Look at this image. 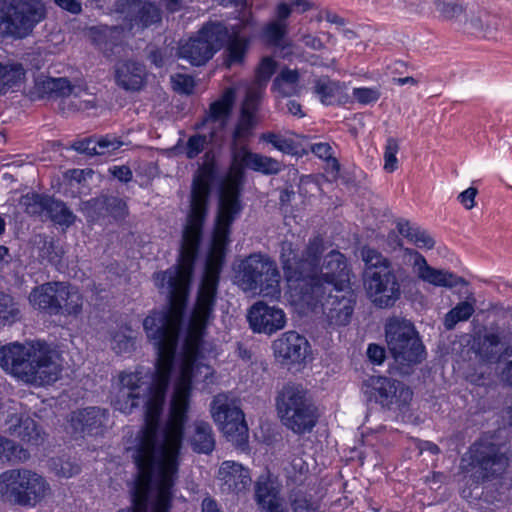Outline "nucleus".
Returning a JSON list of instances; mask_svg holds the SVG:
<instances>
[{"instance_id": "f257e3e1", "label": "nucleus", "mask_w": 512, "mask_h": 512, "mask_svg": "<svg viewBox=\"0 0 512 512\" xmlns=\"http://www.w3.org/2000/svg\"><path fill=\"white\" fill-rule=\"evenodd\" d=\"M157 349L156 371L147 389L142 388L141 372H121L113 399L116 410L130 414L145 394V423L137 435L134 461L138 469L132 506L118 512H169L172 487L178 473V458L187 421L193 369L202 341L186 339L180 375L163 428L160 417L170 382L180 329H144Z\"/></svg>"}, {"instance_id": "f03ea898", "label": "nucleus", "mask_w": 512, "mask_h": 512, "mask_svg": "<svg viewBox=\"0 0 512 512\" xmlns=\"http://www.w3.org/2000/svg\"><path fill=\"white\" fill-rule=\"evenodd\" d=\"M249 144L231 143L232 164L219 188V200L211 248L207 256L205 274L199 287L192 309L186 339L203 341L206 329L214 318L219 274L229 242L231 226L240 215L243 205L241 191L244 182V168H248L254 152Z\"/></svg>"}, {"instance_id": "7ed1b4c3", "label": "nucleus", "mask_w": 512, "mask_h": 512, "mask_svg": "<svg viewBox=\"0 0 512 512\" xmlns=\"http://www.w3.org/2000/svg\"><path fill=\"white\" fill-rule=\"evenodd\" d=\"M0 366L11 375L34 386L56 382L62 372L60 355L47 343H11L0 348Z\"/></svg>"}, {"instance_id": "20e7f679", "label": "nucleus", "mask_w": 512, "mask_h": 512, "mask_svg": "<svg viewBox=\"0 0 512 512\" xmlns=\"http://www.w3.org/2000/svg\"><path fill=\"white\" fill-rule=\"evenodd\" d=\"M364 263L363 285L372 303L381 309L389 308L401 297L400 269L377 249L365 245L360 249Z\"/></svg>"}, {"instance_id": "39448f33", "label": "nucleus", "mask_w": 512, "mask_h": 512, "mask_svg": "<svg viewBox=\"0 0 512 512\" xmlns=\"http://www.w3.org/2000/svg\"><path fill=\"white\" fill-rule=\"evenodd\" d=\"M385 339L394 359V369L400 375H408L415 365L426 356L424 345L413 323L400 317L389 318L385 324Z\"/></svg>"}, {"instance_id": "423d86ee", "label": "nucleus", "mask_w": 512, "mask_h": 512, "mask_svg": "<svg viewBox=\"0 0 512 512\" xmlns=\"http://www.w3.org/2000/svg\"><path fill=\"white\" fill-rule=\"evenodd\" d=\"M51 494V486L35 470L19 467L0 473V500L10 505L34 508Z\"/></svg>"}, {"instance_id": "0eeeda50", "label": "nucleus", "mask_w": 512, "mask_h": 512, "mask_svg": "<svg viewBox=\"0 0 512 512\" xmlns=\"http://www.w3.org/2000/svg\"><path fill=\"white\" fill-rule=\"evenodd\" d=\"M275 406L281 423L296 434L312 431L318 421L317 408L301 384H285L277 392Z\"/></svg>"}, {"instance_id": "6e6552de", "label": "nucleus", "mask_w": 512, "mask_h": 512, "mask_svg": "<svg viewBox=\"0 0 512 512\" xmlns=\"http://www.w3.org/2000/svg\"><path fill=\"white\" fill-rule=\"evenodd\" d=\"M235 90L226 88L221 97L210 104L206 115L193 126L194 130L207 131L190 136L185 145V155L188 159L196 158L208 144H218L223 140L227 118L235 101Z\"/></svg>"}, {"instance_id": "1a4fd4ad", "label": "nucleus", "mask_w": 512, "mask_h": 512, "mask_svg": "<svg viewBox=\"0 0 512 512\" xmlns=\"http://www.w3.org/2000/svg\"><path fill=\"white\" fill-rule=\"evenodd\" d=\"M30 304L51 316L78 317L83 309V296L68 282L50 281L38 285L29 294Z\"/></svg>"}, {"instance_id": "9d476101", "label": "nucleus", "mask_w": 512, "mask_h": 512, "mask_svg": "<svg viewBox=\"0 0 512 512\" xmlns=\"http://www.w3.org/2000/svg\"><path fill=\"white\" fill-rule=\"evenodd\" d=\"M326 249L324 238L320 235L309 239L301 256L292 242L283 241L280 259L288 280L308 284L314 274L320 271L321 257Z\"/></svg>"}, {"instance_id": "9b49d317", "label": "nucleus", "mask_w": 512, "mask_h": 512, "mask_svg": "<svg viewBox=\"0 0 512 512\" xmlns=\"http://www.w3.org/2000/svg\"><path fill=\"white\" fill-rule=\"evenodd\" d=\"M238 278L245 291L259 290L263 297H280V273L277 265L268 256L251 254L239 265Z\"/></svg>"}, {"instance_id": "f8f14e48", "label": "nucleus", "mask_w": 512, "mask_h": 512, "mask_svg": "<svg viewBox=\"0 0 512 512\" xmlns=\"http://www.w3.org/2000/svg\"><path fill=\"white\" fill-rule=\"evenodd\" d=\"M46 7L41 0H11L0 16V27L6 34L23 38L46 18Z\"/></svg>"}, {"instance_id": "ddd939ff", "label": "nucleus", "mask_w": 512, "mask_h": 512, "mask_svg": "<svg viewBox=\"0 0 512 512\" xmlns=\"http://www.w3.org/2000/svg\"><path fill=\"white\" fill-rule=\"evenodd\" d=\"M303 301L312 308L321 306L325 323L328 327L336 328L349 324L355 305V299L349 288L327 290L326 294L314 299L310 290L303 291Z\"/></svg>"}, {"instance_id": "4468645a", "label": "nucleus", "mask_w": 512, "mask_h": 512, "mask_svg": "<svg viewBox=\"0 0 512 512\" xmlns=\"http://www.w3.org/2000/svg\"><path fill=\"white\" fill-rule=\"evenodd\" d=\"M228 38L226 26L220 22L208 23L178 49V55L187 59L192 65L205 64Z\"/></svg>"}, {"instance_id": "2eb2a0df", "label": "nucleus", "mask_w": 512, "mask_h": 512, "mask_svg": "<svg viewBox=\"0 0 512 512\" xmlns=\"http://www.w3.org/2000/svg\"><path fill=\"white\" fill-rule=\"evenodd\" d=\"M349 269L345 256L339 251H330L320 271L315 273L308 284L303 286L304 290H310L314 299L326 294L327 290L335 288H349Z\"/></svg>"}, {"instance_id": "dca6fc26", "label": "nucleus", "mask_w": 512, "mask_h": 512, "mask_svg": "<svg viewBox=\"0 0 512 512\" xmlns=\"http://www.w3.org/2000/svg\"><path fill=\"white\" fill-rule=\"evenodd\" d=\"M212 416L226 438L234 445L242 446L247 442L248 426L235 400L226 394L216 395L212 402Z\"/></svg>"}, {"instance_id": "f3484780", "label": "nucleus", "mask_w": 512, "mask_h": 512, "mask_svg": "<svg viewBox=\"0 0 512 512\" xmlns=\"http://www.w3.org/2000/svg\"><path fill=\"white\" fill-rule=\"evenodd\" d=\"M364 386L370 399L388 409L406 406L413 396V392L404 383L387 377H370Z\"/></svg>"}, {"instance_id": "a211bd4d", "label": "nucleus", "mask_w": 512, "mask_h": 512, "mask_svg": "<svg viewBox=\"0 0 512 512\" xmlns=\"http://www.w3.org/2000/svg\"><path fill=\"white\" fill-rule=\"evenodd\" d=\"M471 466L477 469L482 480L495 478L503 474L509 465V459L502 447L491 442L480 441L473 444L469 451Z\"/></svg>"}, {"instance_id": "6ab92c4d", "label": "nucleus", "mask_w": 512, "mask_h": 512, "mask_svg": "<svg viewBox=\"0 0 512 512\" xmlns=\"http://www.w3.org/2000/svg\"><path fill=\"white\" fill-rule=\"evenodd\" d=\"M292 14L291 6L285 2L277 4L274 18L268 21L261 30L260 38L269 47L284 51L292 48L288 38V19Z\"/></svg>"}, {"instance_id": "aec40b11", "label": "nucleus", "mask_w": 512, "mask_h": 512, "mask_svg": "<svg viewBox=\"0 0 512 512\" xmlns=\"http://www.w3.org/2000/svg\"><path fill=\"white\" fill-rule=\"evenodd\" d=\"M404 253L413 259V270L418 278L424 282L436 287H445L449 289L458 285L467 284L463 277H460L453 272L444 269H436L430 266L425 257L414 249L405 248Z\"/></svg>"}, {"instance_id": "412c9836", "label": "nucleus", "mask_w": 512, "mask_h": 512, "mask_svg": "<svg viewBox=\"0 0 512 512\" xmlns=\"http://www.w3.org/2000/svg\"><path fill=\"white\" fill-rule=\"evenodd\" d=\"M247 318L254 332L269 335L283 329L286 324L283 310L269 306L263 301L256 302L249 309Z\"/></svg>"}, {"instance_id": "4be33fe9", "label": "nucleus", "mask_w": 512, "mask_h": 512, "mask_svg": "<svg viewBox=\"0 0 512 512\" xmlns=\"http://www.w3.org/2000/svg\"><path fill=\"white\" fill-rule=\"evenodd\" d=\"M307 339L295 331H289L273 342L274 354L285 362L300 363L309 352Z\"/></svg>"}, {"instance_id": "5701e85b", "label": "nucleus", "mask_w": 512, "mask_h": 512, "mask_svg": "<svg viewBox=\"0 0 512 512\" xmlns=\"http://www.w3.org/2000/svg\"><path fill=\"white\" fill-rule=\"evenodd\" d=\"M217 479L221 489L227 493L246 491L251 485L249 470L235 461H224L219 467Z\"/></svg>"}, {"instance_id": "b1692460", "label": "nucleus", "mask_w": 512, "mask_h": 512, "mask_svg": "<svg viewBox=\"0 0 512 512\" xmlns=\"http://www.w3.org/2000/svg\"><path fill=\"white\" fill-rule=\"evenodd\" d=\"M277 69V62L271 56L263 57L255 69L254 80L247 86L245 98L261 103L266 87Z\"/></svg>"}, {"instance_id": "393cba45", "label": "nucleus", "mask_w": 512, "mask_h": 512, "mask_svg": "<svg viewBox=\"0 0 512 512\" xmlns=\"http://www.w3.org/2000/svg\"><path fill=\"white\" fill-rule=\"evenodd\" d=\"M146 78L145 66L135 61H123L115 67V81L117 85L127 91L140 90Z\"/></svg>"}, {"instance_id": "a878e982", "label": "nucleus", "mask_w": 512, "mask_h": 512, "mask_svg": "<svg viewBox=\"0 0 512 512\" xmlns=\"http://www.w3.org/2000/svg\"><path fill=\"white\" fill-rule=\"evenodd\" d=\"M107 421V411L99 407H87L72 414L71 422L76 430L83 433H97Z\"/></svg>"}, {"instance_id": "bb28decb", "label": "nucleus", "mask_w": 512, "mask_h": 512, "mask_svg": "<svg viewBox=\"0 0 512 512\" xmlns=\"http://www.w3.org/2000/svg\"><path fill=\"white\" fill-rule=\"evenodd\" d=\"M126 18L131 22V25H138L148 27L161 20L160 9L150 2H143L141 0H131L127 3Z\"/></svg>"}, {"instance_id": "cd10ccee", "label": "nucleus", "mask_w": 512, "mask_h": 512, "mask_svg": "<svg viewBox=\"0 0 512 512\" xmlns=\"http://www.w3.org/2000/svg\"><path fill=\"white\" fill-rule=\"evenodd\" d=\"M473 348L481 362L497 363L502 355L500 335L494 332L479 335L474 339Z\"/></svg>"}, {"instance_id": "c85d7f7f", "label": "nucleus", "mask_w": 512, "mask_h": 512, "mask_svg": "<svg viewBox=\"0 0 512 512\" xmlns=\"http://www.w3.org/2000/svg\"><path fill=\"white\" fill-rule=\"evenodd\" d=\"M260 104L244 99L241 106L240 119L234 129L231 143L249 144L253 119L258 111Z\"/></svg>"}, {"instance_id": "c756f323", "label": "nucleus", "mask_w": 512, "mask_h": 512, "mask_svg": "<svg viewBox=\"0 0 512 512\" xmlns=\"http://www.w3.org/2000/svg\"><path fill=\"white\" fill-rule=\"evenodd\" d=\"M300 78L298 69L285 66L274 78L271 89L282 97L299 95L301 92Z\"/></svg>"}, {"instance_id": "7c9ffc66", "label": "nucleus", "mask_w": 512, "mask_h": 512, "mask_svg": "<svg viewBox=\"0 0 512 512\" xmlns=\"http://www.w3.org/2000/svg\"><path fill=\"white\" fill-rule=\"evenodd\" d=\"M59 107L64 114L86 111L95 107V97L83 87L71 85V93L60 100Z\"/></svg>"}, {"instance_id": "2f4dec72", "label": "nucleus", "mask_w": 512, "mask_h": 512, "mask_svg": "<svg viewBox=\"0 0 512 512\" xmlns=\"http://www.w3.org/2000/svg\"><path fill=\"white\" fill-rule=\"evenodd\" d=\"M193 426V433L189 438L193 451L210 454L215 448V438L211 425L205 421H195Z\"/></svg>"}, {"instance_id": "473e14b6", "label": "nucleus", "mask_w": 512, "mask_h": 512, "mask_svg": "<svg viewBox=\"0 0 512 512\" xmlns=\"http://www.w3.org/2000/svg\"><path fill=\"white\" fill-rule=\"evenodd\" d=\"M77 216L61 199L50 195L44 221L50 220L56 225L69 228L76 222Z\"/></svg>"}, {"instance_id": "72a5a7b5", "label": "nucleus", "mask_w": 512, "mask_h": 512, "mask_svg": "<svg viewBox=\"0 0 512 512\" xmlns=\"http://www.w3.org/2000/svg\"><path fill=\"white\" fill-rule=\"evenodd\" d=\"M396 227L400 235L418 248L428 250L434 248L435 240L426 230L413 226L409 221L403 219L397 222Z\"/></svg>"}, {"instance_id": "f704fd0d", "label": "nucleus", "mask_w": 512, "mask_h": 512, "mask_svg": "<svg viewBox=\"0 0 512 512\" xmlns=\"http://www.w3.org/2000/svg\"><path fill=\"white\" fill-rule=\"evenodd\" d=\"M36 92L41 98H60L71 93V83L66 78H45L36 82Z\"/></svg>"}, {"instance_id": "c9c22d12", "label": "nucleus", "mask_w": 512, "mask_h": 512, "mask_svg": "<svg viewBox=\"0 0 512 512\" xmlns=\"http://www.w3.org/2000/svg\"><path fill=\"white\" fill-rule=\"evenodd\" d=\"M249 43V38L241 36L237 33L230 37L225 50L224 60V64L227 68H231L232 66H240L243 64L249 48Z\"/></svg>"}, {"instance_id": "e433bc0d", "label": "nucleus", "mask_w": 512, "mask_h": 512, "mask_svg": "<svg viewBox=\"0 0 512 512\" xmlns=\"http://www.w3.org/2000/svg\"><path fill=\"white\" fill-rule=\"evenodd\" d=\"M85 207L104 209L115 219H124L128 214L126 202L116 196L102 195L84 203Z\"/></svg>"}, {"instance_id": "4c0bfd02", "label": "nucleus", "mask_w": 512, "mask_h": 512, "mask_svg": "<svg viewBox=\"0 0 512 512\" xmlns=\"http://www.w3.org/2000/svg\"><path fill=\"white\" fill-rule=\"evenodd\" d=\"M49 196L45 193L29 192L21 196L19 205L28 216L44 221Z\"/></svg>"}, {"instance_id": "58836bf2", "label": "nucleus", "mask_w": 512, "mask_h": 512, "mask_svg": "<svg viewBox=\"0 0 512 512\" xmlns=\"http://www.w3.org/2000/svg\"><path fill=\"white\" fill-rule=\"evenodd\" d=\"M25 69L20 63L0 62V96L19 85L25 78Z\"/></svg>"}, {"instance_id": "ea45409f", "label": "nucleus", "mask_w": 512, "mask_h": 512, "mask_svg": "<svg viewBox=\"0 0 512 512\" xmlns=\"http://www.w3.org/2000/svg\"><path fill=\"white\" fill-rule=\"evenodd\" d=\"M30 457L23 446L0 435V463H25Z\"/></svg>"}, {"instance_id": "a19ab883", "label": "nucleus", "mask_w": 512, "mask_h": 512, "mask_svg": "<svg viewBox=\"0 0 512 512\" xmlns=\"http://www.w3.org/2000/svg\"><path fill=\"white\" fill-rule=\"evenodd\" d=\"M475 298H468L466 301L459 302L444 317V327L446 330H452L457 323L470 319L475 312Z\"/></svg>"}, {"instance_id": "79ce46f5", "label": "nucleus", "mask_w": 512, "mask_h": 512, "mask_svg": "<svg viewBox=\"0 0 512 512\" xmlns=\"http://www.w3.org/2000/svg\"><path fill=\"white\" fill-rule=\"evenodd\" d=\"M279 498V485L270 476H260L255 484V499L259 506Z\"/></svg>"}, {"instance_id": "37998d69", "label": "nucleus", "mask_w": 512, "mask_h": 512, "mask_svg": "<svg viewBox=\"0 0 512 512\" xmlns=\"http://www.w3.org/2000/svg\"><path fill=\"white\" fill-rule=\"evenodd\" d=\"M290 507L293 512H319L320 505L318 501L302 490H292L288 497Z\"/></svg>"}, {"instance_id": "c03bdc74", "label": "nucleus", "mask_w": 512, "mask_h": 512, "mask_svg": "<svg viewBox=\"0 0 512 512\" xmlns=\"http://www.w3.org/2000/svg\"><path fill=\"white\" fill-rule=\"evenodd\" d=\"M314 91L324 104H331L342 93L343 85L329 78H322L316 81Z\"/></svg>"}, {"instance_id": "a18cd8bd", "label": "nucleus", "mask_w": 512, "mask_h": 512, "mask_svg": "<svg viewBox=\"0 0 512 512\" xmlns=\"http://www.w3.org/2000/svg\"><path fill=\"white\" fill-rule=\"evenodd\" d=\"M20 319L18 304L10 295L0 292V326L12 324Z\"/></svg>"}, {"instance_id": "49530a36", "label": "nucleus", "mask_w": 512, "mask_h": 512, "mask_svg": "<svg viewBox=\"0 0 512 512\" xmlns=\"http://www.w3.org/2000/svg\"><path fill=\"white\" fill-rule=\"evenodd\" d=\"M251 157L252 161L248 169L263 173L265 175L278 174L283 168L282 163L274 158L258 153H255V155H252Z\"/></svg>"}, {"instance_id": "de8ad7c7", "label": "nucleus", "mask_w": 512, "mask_h": 512, "mask_svg": "<svg viewBox=\"0 0 512 512\" xmlns=\"http://www.w3.org/2000/svg\"><path fill=\"white\" fill-rule=\"evenodd\" d=\"M16 437L25 442L39 445L44 440V432L32 418L26 416Z\"/></svg>"}, {"instance_id": "09e8293b", "label": "nucleus", "mask_w": 512, "mask_h": 512, "mask_svg": "<svg viewBox=\"0 0 512 512\" xmlns=\"http://www.w3.org/2000/svg\"><path fill=\"white\" fill-rule=\"evenodd\" d=\"M399 151V143L396 138L389 137L384 151V170L392 173L397 169L398 160L396 154Z\"/></svg>"}, {"instance_id": "8fccbe9b", "label": "nucleus", "mask_w": 512, "mask_h": 512, "mask_svg": "<svg viewBox=\"0 0 512 512\" xmlns=\"http://www.w3.org/2000/svg\"><path fill=\"white\" fill-rule=\"evenodd\" d=\"M311 151L320 159H323L327 162L331 168L339 172L340 164L338 160L333 156V149L329 143L321 142L315 143L311 146Z\"/></svg>"}, {"instance_id": "3c124183", "label": "nucleus", "mask_w": 512, "mask_h": 512, "mask_svg": "<svg viewBox=\"0 0 512 512\" xmlns=\"http://www.w3.org/2000/svg\"><path fill=\"white\" fill-rule=\"evenodd\" d=\"M261 139L267 143L272 144L276 149L284 153H292L294 151V142L287 139L280 134L273 132H266L261 135Z\"/></svg>"}, {"instance_id": "603ef678", "label": "nucleus", "mask_w": 512, "mask_h": 512, "mask_svg": "<svg viewBox=\"0 0 512 512\" xmlns=\"http://www.w3.org/2000/svg\"><path fill=\"white\" fill-rule=\"evenodd\" d=\"M25 417L26 415L18 413L15 409L7 411L3 424L5 432L12 436H16V433L20 430Z\"/></svg>"}, {"instance_id": "864d4df0", "label": "nucleus", "mask_w": 512, "mask_h": 512, "mask_svg": "<svg viewBox=\"0 0 512 512\" xmlns=\"http://www.w3.org/2000/svg\"><path fill=\"white\" fill-rule=\"evenodd\" d=\"M133 347V338L122 331L111 334V348L117 353L129 351Z\"/></svg>"}, {"instance_id": "5fc2aeb1", "label": "nucleus", "mask_w": 512, "mask_h": 512, "mask_svg": "<svg viewBox=\"0 0 512 512\" xmlns=\"http://www.w3.org/2000/svg\"><path fill=\"white\" fill-rule=\"evenodd\" d=\"M98 155L110 154L118 150L123 142L115 136L106 135L96 140Z\"/></svg>"}, {"instance_id": "6e6d98bb", "label": "nucleus", "mask_w": 512, "mask_h": 512, "mask_svg": "<svg viewBox=\"0 0 512 512\" xmlns=\"http://www.w3.org/2000/svg\"><path fill=\"white\" fill-rule=\"evenodd\" d=\"M287 476L293 481H297L299 476L308 472V465L303 458L295 456L291 459L288 466L285 467Z\"/></svg>"}, {"instance_id": "4d7b16f0", "label": "nucleus", "mask_w": 512, "mask_h": 512, "mask_svg": "<svg viewBox=\"0 0 512 512\" xmlns=\"http://www.w3.org/2000/svg\"><path fill=\"white\" fill-rule=\"evenodd\" d=\"M352 94L360 104L364 105L378 101L381 95L376 88H354Z\"/></svg>"}, {"instance_id": "13d9d810", "label": "nucleus", "mask_w": 512, "mask_h": 512, "mask_svg": "<svg viewBox=\"0 0 512 512\" xmlns=\"http://www.w3.org/2000/svg\"><path fill=\"white\" fill-rule=\"evenodd\" d=\"M299 41L306 47L314 51L325 49L326 43L322 39L310 31L300 32Z\"/></svg>"}, {"instance_id": "bf43d9fd", "label": "nucleus", "mask_w": 512, "mask_h": 512, "mask_svg": "<svg viewBox=\"0 0 512 512\" xmlns=\"http://www.w3.org/2000/svg\"><path fill=\"white\" fill-rule=\"evenodd\" d=\"M171 80L175 91L189 94L194 89V80L191 76L176 74L171 77Z\"/></svg>"}, {"instance_id": "052dcab7", "label": "nucleus", "mask_w": 512, "mask_h": 512, "mask_svg": "<svg viewBox=\"0 0 512 512\" xmlns=\"http://www.w3.org/2000/svg\"><path fill=\"white\" fill-rule=\"evenodd\" d=\"M439 11L444 19L452 20L462 15L465 9L457 3H442Z\"/></svg>"}, {"instance_id": "680f3d73", "label": "nucleus", "mask_w": 512, "mask_h": 512, "mask_svg": "<svg viewBox=\"0 0 512 512\" xmlns=\"http://www.w3.org/2000/svg\"><path fill=\"white\" fill-rule=\"evenodd\" d=\"M478 194V190L475 187H469L465 191L461 192L457 199L467 210H471L475 207V198Z\"/></svg>"}, {"instance_id": "e2e57ef3", "label": "nucleus", "mask_w": 512, "mask_h": 512, "mask_svg": "<svg viewBox=\"0 0 512 512\" xmlns=\"http://www.w3.org/2000/svg\"><path fill=\"white\" fill-rule=\"evenodd\" d=\"M73 148L79 153L90 156L98 155L96 140L91 138L75 142Z\"/></svg>"}, {"instance_id": "0e129e2a", "label": "nucleus", "mask_w": 512, "mask_h": 512, "mask_svg": "<svg viewBox=\"0 0 512 512\" xmlns=\"http://www.w3.org/2000/svg\"><path fill=\"white\" fill-rule=\"evenodd\" d=\"M367 356L374 364H382L386 357L385 348L377 344H369L367 349Z\"/></svg>"}, {"instance_id": "69168bd1", "label": "nucleus", "mask_w": 512, "mask_h": 512, "mask_svg": "<svg viewBox=\"0 0 512 512\" xmlns=\"http://www.w3.org/2000/svg\"><path fill=\"white\" fill-rule=\"evenodd\" d=\"M110 172L112 175L117 178L118 180L122 182H129L132 180L133 173L131 169L128 166L122 165V166H114L110 168Z\"/></svg>"}, {"instance_id": "338daca9", "label": "nucleus", "mask_w": 512, "mask_h": 512, "mask_svg": "<svg viewBox=\"0 0 512 512\" xmlns=\"http://www.w3.org/2000/svg\"><path fill=\"white\" fill-rule=\"evenodd\" d=\"M54 2L72 14H79L82 11L81 3L77 0H54Z\"/></svg>"}, {"instance_id": "774afa93", "label": "nucleus", "mask_w": 512, "mask_h": 512, "mask_svg": "<svg viewBox=\"0 0 512 512\" xmlns=\"http://www.w3.org/2000/svg\"><path fill=\"white\" fill-rule=\"evenodd\" d=\"M260 507L263 512H288L287 507L280 497L275 500H269V502Z\"/></svg>"}]
</instances>
